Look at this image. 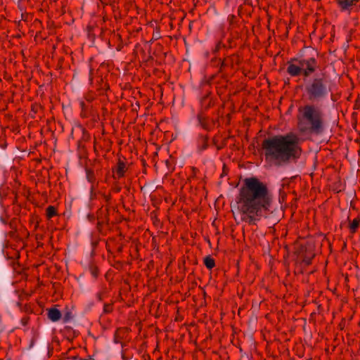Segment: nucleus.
Returning <instances> with one entry per match:
<instances>
[{"label": "nucleus", "mask_w": 360, "mask_h": 360, "mask_svg": "<svg viewBox=\"0 0 360 360\" xmlns=\"http://www.w3.org/2000/svg\"><path fill=\"white\" fill-rule=\"evenodd\" d=\"M207 141H208V139L206 136H200L199 138V144H200V149L201 150H205L207 148Z\"/></svg>", "instance_id": "obj_14"}, {"label": "nucleus", "mask_w": 360, "mask_h": 360, "mask_svg": "<svg viewBox=\"0 0 360 360\" xmlns=\"http://www.w3.org/2000/svg\"><path fill=\"white\" fill-rule=\"evenodd\" d=\"M80 105H81V106L83 108V107H84V103L82 101V102H81V103H80Z\"/></svg>", "instance_id": "obj_24"}, {"label": "nucleus", "mask_w": 360, "mask_h": 360, "mask_svg": "<svg viewBox=\"0 0 360 360\" xmlns=\"http://www.w3.org/2000/svg\"><path fill=\"white\" fill-rule=\"evenodd\" d=\"M303 262L307 265H309L311 262V258L305 257L303 259Z\"/></svg>", "instance_id": "obj_18"}, {"label": "nucleus", "mask_w": 360, "mask_h": 360, "mask_svg": "<svg viewBox=\"0 0 360 360\" xmlns=\"http://www.w3.org/2000/svg\"><path fill=\"white\" fill-rule=\"evenodd\" d=\"M97 296H98V300H102L101 295L100 293H99V294H98V295H97Z\"/></svg>", "instance_id": "obj_23"}, {"label": "nucleus", "mask_w": 360, "mask_h": 360, "mask_svg": "<svg viewBox=\"0 0 360 360\" xmlns=\"http://www.w3.org/2000/svg\"><path fill=\"white\" fill-rule=\"evenodd\" d=\"M69 319H70L69 314H67V315L65 316V321H68V320H69Z\"/></svg>", "instance_id": "obj_20"}, {"label": "nucleus", "mask_w": 360, "mask_h": 360, "mask_svg": "<svg viewBox=\"0 0 360 360\" xmlns=\"http://www.w3.org/2000/svg\"><path fill=\"white\" fill-rule=\"evenodd\" d=\"M57 215V211L54 206L50 205L46 208V217L48 219H51L54 216Z\"/></svg>", "instance_id": "obj_12"}, {"label": "nucleus", "mask_w": 360, "mask_h": 360, "mask_svg": "<svg viewBox=\"0 0 360 360\" xmlns=\"http://www.w3.org/2000/svg\"><path fill=\"white\" fill-rule=\"evenodd\" d=\"M113 307L112 304H105L103 307V311L105 313H110L112 311Z\"/></svg>", "instance_id": "obj_16"}, {"label": "nucleus", "mask_w": 360, "mask_h": 360, "mask_svg": "<svg viewBox=\"0 0 360 360\" xmlns=\"http://www.w3.org/2000/svg\"><path fill=\"white\" fill-rule=\"evenodd\" d=\"M92 274H93V275H94L95 277H96V276H97V272H96V271H94L92 272Z\"/></svg>", "instance_id": "obj_22"}, {"label": "nucleus", "mask_w": 360, "mask_h": 360, "mask_svg": "<svg viewBox=\"0 0 360 360\" xmlns=\"http://www.w3.org/2000/svg\"><path fill=\"white\" fill-rule=\"evenodd\" d=\"M103 198L107 203H109L111 200V195L110 194L103 195Z\"/></svg>", "instance_id": "obj_17"}, {"label": "nucleus", "mask_w": 360, "mask_h": 360, "mask_svg": "<svg viewBox=\"0 0 360 360\" xmlns=\"http://www.w3.org/2000/svg\"><path fill=\"white\" fill-rule=\"evenodd\" d=\"M127 169V168L125 162L120 158L117 161L115 169L113 170V177L118 179L122 178L124 176Z\"/></svg>", "instance_id": "obj_6"}, {"label": "nucleus", "mask_w": 360, "mask_h": 360, "mask_svg": "<svg viewBox=\"0 0 360 360\" xmlns=\"http://www.w3.org/2000/svg\"><path fill=\"white\" fill-rule=\"evenodd\" d=\"M359 0H336L341 11H347L356 6Z\"/></svg>", "instance_id": "obj_7"}, {"label": "nucleus", "mask_w": 360, "mask_h": 360, "mask_svg": "<svg viewBox=\"0 0 360 360\" xmlns=\"http://www.w3.org/2000/svg\"><path fill=\"white\" fill-rule=\"evenodd\" d=\"M1 221H2V223H4V224H7V220L6 219H4L3 217L1 218Z\"/></svg>", "instance_id": "obj_19"}, {"label": "nucleus", "mask_w": 360, "mask_h": 360, "mask_svg": "<svg viewBox=\"0 0 360 360\" xmlns=\"http://www.w3.org/2000/svg\"><path fill=\"white\" fill-rule=\"evenodd\" d=\"M204 264L210 270L215 266V261L211 256H207L204 258Z\"/></svg>", "instance_id": "obj_10"}, {"label": "nucleus", "mask_w": 360, "mask_h": 360, "mask_svg": "<svg viewBox=\"0 0 360 360\" xmlns=\"http://www.w3.org/2000/svg\"><path fill=\"white\" fill-rule=\"evenodd\" d=\"M261 148L265 162L276 167L295 162L302 153L301 139L292 131L264 139Z\"/></svg>", "instance_id": "obj_2"}, {"label": "nucleus", "mask_w": 360, "mask_h": 360, "mask_svg": "<svg viewBox=\"0 0 360 360\" xmlns=\"http://www.w3.org/2000/svg\"><path fill=\"white\" fill-rule=\"evenodd\" d=\"M198 120L200 125L205 130L210 131L212 128V124L210 120L203 114H198Z\"/></svg>", "instance_id": "obj_8"}, {"label": "nucleus", "mask_w": 360, "mask_h": 360, "mask_svg": "<svg viewBox=\"0 0 360 360\" xmlns=\"http://www.w3.org/2000/svg\"><path fill=\"white\" fill-rule=\"evenodd\" d=\"M360 224V218L356 217L349 224L350 232L352 233H356Z\"/></svg>", "instance_id": "obj_11"}, {"label": "nucleus", "mask_w": 360, "mask_h": 360, "mask_svg": "<svg viewBox=\"0 0 360 360\" xmlns=\"http://www.w3.org/2000/svg\"><path fill=\"white\" fill-rule=\"evenodd\" d=\"M61 317L60 311L56 308H51L48 311V318L53 321H58Z\"/></svg>", "instance_id": "obj_9"}, {"label": "nucleus", "mask_w": 360, "mask_h": 360, "mask_svg": "<svg viewBox=\"0 0 360 360\" xmlns=\"http://www.w3.org/2000/svg\"><path fill=\"white\" fill-rule=\"evenodd\" d=\"M297 127L306 134H321L325 128L324 114L322 110L313 104H307L298 109Z\"/></svg>", "instance_id": "obj_3"}, {"label": "nucleus", "mask_w": 360, "mask_h": 360, "mask_svg": "<svg viewBox=\"0 0 360 360\" xmlns=\"http://www.w3.org/2000/svg\"><path fill=\"white\" fill-rule=\"evenodd\" d=\"M32 294V292H28L25 290L21 291L18 295L20 302L28 300L29 298L31 297Z\"/></svg>", "instance_id": "obj_13"}, {"label": "nucleus", "mask_w": 360, "mask_h": 360, "mask_svg": "<svg viewBox=\"0 0 360 360\" xmlns=\"http://www.w3.org/2000/svg\"><path fill=\"white\" fill-rule=\"evenodd\" d=\"M317 68V60L313 57L308 58H293L288 62L287 72L291 77L302 75L304 77H308Z\"/></svg>", "instance_id": "obj_4"}, {"label": "nucleus", "mask_w": 360, "mask_h": 360, "mask_svg": "<svg viewBox=\"0 0 360 360\" xmlns=\"http://www.w3.org/2000/svg\"><path fill=\"white\" fill-rule=\"evenodd\" d=\"M271 202V195L265 183L255 176L243 180L237 201L242 221L255 224L267 214Z\"/></svg>", "instance_id": "obj_1"}, {"label": "nucleus", "mask_w": 360, "mask_h": 360, "mask_svg": "<svg viewBox=\"0 0 360 360\" xmlns=\"http://www.w3.org/2000/svg\"><path fill=\"white\" fill-rule=\"evenodd\" d=\"M0 146L3 148H5L6 147V145L5 143H1V145H0Z\"/></svg>", "instance_id": "obj_21"}, {"label": "nucleus", "mask_w": 360, "mask_h": 360, "mask_svg": "<svg viewBox=\"0 0 360 360\" xmlns=\"http://www.w3.org/2000/svg\"><path fill=\"white\" fill-rule=\"evenodd\" d=\"M18 219H16V218H13V219H12L10 221V222H9V224H8L9 227H10L11 229H13V230H14V231H16V229H17V225H18Z\"/></svg>", "instance_id": "obj_15"}, {"label": "nucleus", "mask_w": 360, "mask_h": 360, "mask_svg": "<svg viewBox=\"0 0 360 360\" xmlns=\"http://www.w3.org/2000/svg\"><path fill=\"white\" fill-rule=\"evenodd\" d=\"M307 98L310 101H317L328 94V87L323 78H314L305 86Z\"/></svg>", "instance_id": "obj_5"}]
</instances>
